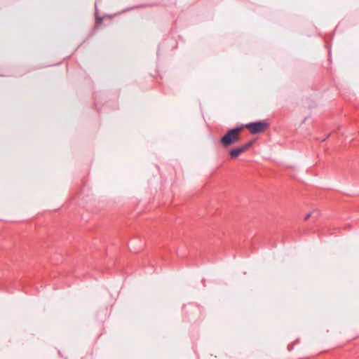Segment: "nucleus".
Segmentation results:
<instances>
[{
    "mask_svg": "<svg viewBox=\"0 0 359 359\" xmlns=\"http://www.w3.org/2000/svg\"><path fill=\"white\" fill-rule=\"evenodd\" d=\"M96 23L97 24H101L102 22V18L98 16V15H96Z\"/></svg>",
    "mask_w": 359,
    "mask_h": 359,
    "instance_id": "obj_5",
    "label": "nucleus"
},
{
    "mask_svg": "<svg viewBox=\"0 0 359 359\" xmlns=\"http://www.w3.org/2000/svg\"><path fill=\"white\" fill-rule=\"evenodd\" d=\"M292 346H288V350L290 351L292 350Z\"/></svg>",
    "mask_w": 359,
    "mask_h": 359,
    "instance_id": "obj_6",
    "label": "nucleus"
},
{
    "mask_svg": "<svg viewBox=\"0 0 359 359\" xmlns=\"http://www.w3.org/2000/svg\"><path fill=\"white\" fill-rule=\"evenodd\" d=\"M243 126L236 127L229 130L221 138V144L226 148L230 145L236 143L240 140L239 133L243 130Z\"/></svg>",
    "mask_w": 359,
    "mask_h": 359,
    "instance_id": "obj_1",
    "label": "nucleus"
},
{
    "mask_svg": "<svg viewBox=\"0 0 359 359\" xmlns=\"http://www.w3.org/2000/svg\"><path fill=\"white\" fill-rule=\"evenodd\" d=\"M95 10H96L97 9V4H95Z\"/></svg>",
    "mask_w": 359,
    "mask_h": 359,
    "instance_id": "obj_7",
    "label": "nucleus"
},
{
    "mask_svg": "<svg viewBox=\"0 0 359 359\" xmlns=\"http://www.w3.org/2000/svg\"><path fill=\"white\" fill-rule=\"evenodd\" d=\"M319 215L318 212L314 211L313 212L308 213L306 215L304 219L307 220L309 217H312L314 219H316Z\"/></svg>",
    "mask_w": 359,
    "mask_h": 359,
    "instance_id": "obj_4",
    "label": "nucleus"
},
{
    "mask_svg": "<svg viewBox=\"0 0 359 359\" xmlns=\"http://www.w3.org/2000/svg\"><path fill=\"white\" fill-rule=\"evenodd\" d=\"M268 126V123L264 121H255L249 123L243 126L248 128L251 134H257L263 132Z\"/></svg>",
    "mask_w": 359,
    "mask_h": 359,
    "instance_id": "obj_2",
    "label": "nucleus"
},
{
    "mask_svg": "<svg viewBox=\"0 0 359 359\" xmlns=\"http://www.w3.org/2000/svg\"><path fill=\"white\" fill-rule=\"evenodd\" d=\"M253 143H254V141L250 140L240 147H234V148L231 149L229 151V155H230L231 158H235L238 157L241 154H242L243 152L248 150L250 147H251L252 146Z\"/></svg>",
    "mask_w": 359,
    "mask_h": 359,
    "instance_id": "obj_3",
    "label": "nucleus"
}]
</instances>
